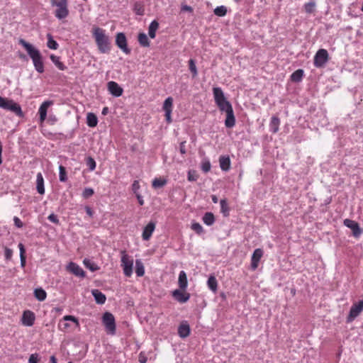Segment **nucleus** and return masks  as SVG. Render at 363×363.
Returning <instances> with one entry per match:
<instances>
[{"instance_id": "obj_1", "label": "nucleus", "mask_w": 363, "mask_h": 363, "mask_svg": "<svg viewBox=\"0 0 363 363\" xmlns=\"http://www.w3.org/2000/svg\"><path fill=\"white\" fill-rule=\"evenodd\" d=\"M19 44L26 49L28 55L32 59L35 70L38 73H43L44 72V64L40 52L32 44L28 43L23 39L19 40Z\"/></svg>"}, {"instance_id": "obj_2", "label": "nucleus", "mask_w": 363, "mask_h": 363, "mask_svg": "<svg viewBox=\"0 0 363 363\" xmlns=\"http://www.w3.org/2000/svg\"><path fill=\"white\" fill-rule=\"evenodd\" d=\"M93 37L101 53H108L111 51V39L106 33V30L99 27H95L92 30Z\"/></svg>"}, {"instance_id": "obj_3", "label": "nucleus", "mask_w": 363, "mask_h": 363, "mask_svg": "<svg viewBox=\"0 0 363 363\" xmlns=\"http://www.w3.org/2000/svg\"><path fill=\"white\" fill-rule=\"evenodd\" d=\"M213 94L215 102L220 111L225 112L233 108L231 104L224 96V93L220 87H214Z\"/></svg>"}, {"instance_id": "obj_4", "label": "nucleus", "mask_w": 363, "mask_h": 363, "mask_svg": "<svg viewBox=\"0 0 363 363\" xmlns=\"http://www.w3.org/2000/svg\"><path fill=\"white\" fill-rule=\"evenodd\" d=\"M0 108L10 111L19 117H23V113L19 104L11 99H8L0 96Z\"/></svg>"}, {"instance_id": "obj_5", "label": "nucleus", "mask_w": 363, "mask_h": 363, "mask_svg": "<svg viewBox=\"0 0 363 363\" xmlns=\"http://www.w3.org/2000/svg\"><path fill=\"white\" fill-rule=\"evenodd\" d=\"M102 323L108 335H114L116 333V320L110 312H105L102 315Z\"/></svg>"}, {"instance_id": "obj_6", "label": "nucleus", "mask_w": 363, "mask_h": 363, "mask_svg": "<svg viewBox=\"0 0 363 363\" xmlns=\"http://www.w3.org/2000/svg\"><path fill=\"white\" fill-rule=\"evenodd\" d=\"M52 6H56L55 16L57 18L61 20L65 18L69 15L67 8V0H51Z\"/></svg>"}, {"instance_id": "obj_7", "label": "nucleus", "mask_w": 363, "mask_h": 363, "mask_svg": "<svg viewBox=\"0 0 363 363\" xmlns=\"http://www.w3.org/2000/svg\"><path fill=\"white\" fill-rule=\"evenodd\" d=\"M121 254V267L123 273L125 276L130 277L133 274V260L125 251H122Z\"/></svg>"}, {"instance_id": "obj_8", "label": "nucleus", "mask_w": 363, "mask_h": 363, "mask_svg": "<svg viewBox=\"0 0 363 363\" xmlns=\"http://www.w3.org/2000/svg\"><path fill=\"white\" fill-rule=\"evenodd\" d=\"M329 55L325 49H320L314 56V65L315 67H323L328 61Z\"/></svg>"}, {"instance_id": "obj_9", "label": "nucleus", "mask_w": 363, "mask_h": 363, "mask_svg": "<svg viewBox=\"0 0 363 363\" xmlns=\"http://www.w3.org/2000/svg\"><path fill=\"white\" fill-rule=\"evenodd\" d=\"M363 311V299L359 301L357 303H354L350 310L349 315L347 318V322L350 323L353 321Z\"/></svg>"}, {"instance_id": "obj_10", "label": "nucleus", "mask_w": 363, "mask_h": 363, "mask_svg": "<svg viewBox=\"0 0 363 363\" xmlns=\"http://www.w3.org/2000/svg\"><path fill=\"white\" fill-rule=\"evenodd\" d=\"M116 44L125 54L130 53V50L128 48L126 37L123 33L116 34Z\"/></svg>"}, {"instance_id": "obj_11", "label": "nucleus", "mask_w": 363, "mask_h": 363, "mask_svg": "<svg viewBox=\"0 0 363 363\" xmlns=\"http://www.w3.org/2000/svg\"><path fill=\"white\" fill-rule=\"evenodd\" d=\"M343 223L346 227L352 230L354 237L357 238L362 234V230L356 221L347 218L344 220Z\"/></svg>"}, {"instance_id": "obj_12", "label": "nucleus", "mask_w": 363, "mask_h": 363, "mask_svg": "<svg viewBox=\"0 0 363 363\" xmlns=\"http://www.w3.org/2000/svg\"><path fill=\"white\" fill-rule=\"evenodd\" d=\"M174 298L180 303H184L187 302L190 298V294L185 291L181 289H175L172 293Z\"/></svg>"}, {"instance_id": "obj_13", "label": "nucleus", "mask_w": 363, "mask_h": 363, "mask_svg": "<svg viewBox=\"0 0 363 363\" xmlns=\"http://www.w3.org/2000/svg\"><path fill=\"white\" fill-rule=\"evenodd\" d=\"M35 320V315L33 311L27 310L23 313L21 322L23 325L30 327L34 324Z\"/></svg>"}, {"instance_id": "obj_14", "label": "nucleus", "mask_w": 363, "mask_h": 363, "mask_svg": "<svg viewBox=\"0 0 363 363\" xmlns=\"http://www.w3.org/2000/svg\"><path fill=\"white\" fill-rule=\"evenodd\" d=\"M264 252L261 248H257L254 250L251 257V269L255 270L258 267L260 259L263 256Z\"/></svg>"}, {"instance_id": "obj_15", "label": "nucleus", "mask_w": 363, "mask_h": 363, "mask_svg": "<svg viewBox=\"0 0 363 363\" xmlns=\"http://www.w3.org/2000/svg\"><path fill=\"white\" fill-rule=\"evenodd\" d=\"M107 87L108 91L115 97H119L123 94V89L113 81L108 82Z\"/></svg>"}, {"instance_id": "obj_16", "label": "nucleus", "mask_w": 363, "mask_h": 363, "mask_svg": "<svg viewBox=\"0 0 363 363\" xmlns=\"http://www.w3.org/2000/svg\"><path fill=\"white\" fill-rule=\"evenodd\" d=\"M53 104L52 101H45L43 102V104L40 106L38 109V113L40 116V121L41 123L44 122L47 117V113H48V108L49 106Z\"/></svg>"}, {"instance_id": "obj_17", "label": "nucleus", "mask_w": 363, "mask_h": 363, "mask_svg": "<svg viewBox=\"0 0 363 363\" xmlns=\"http://www.w3.org/2000/svg\"><path fill=\"white\" fill-rule=\"evenodd\" d=\"M67 269L77 277L82 278L85 277V272L83 269L74 262H69L67 265Z\"/></svg>"}, {"instance_id": "obj_18", "label": "nucleus", "mask_w": 363, "mask_h": 363, "mask_svg": "<svg viewBox=\"0 0 363 363\" xmlns=\"http://www.w3.org/2000/svg\"><path fill=\"white\" fill-rule=\"evenodd\" d=\"M155 229V223L152 221L148 223V224L144 228L142 238L144 240H148L152 236V233Z\"/></svg>"}, {"instance_id": "obj_19", "label": "nucleus", "mask_w": 363, "mask_h": 363, "mask_svg": "<svg viewBox=\"0 0 363 363\" xmlns=\"http://www.w3.org/2000/svg\"><path fill=\"white\" fill-rule=\"evenodd\" d=\"M190 327L187 321H183L181 323L178 328V334L180 337L185 338L190 335Z\"/></svg>"}, {"instance_id": "obj_20", "label": "nucleus", "mask_w": 363, "mask_h": 363, "mask_svg": "<svg viewBox=\"0 0 363 363\" xmlns=\"http://www.w3.org/2000/svg\"><path fill=\"white\" fill-rule=\"evenodd\" d=\"M226 113V118L225 120V125L226 128H233L235 124V118L234 116L233 109L230 108L225 111Z\"/></svg>"}, {"instance_id": "obj_21", "label": "nucleus", "mask_w": 363, "mask_h": 363, "mask_svg": "<svg viewBox=\"0 0 363 363\" xmlns=\"http://www.w3.org/2000/svg\"><path fill=\"white\" fill-rule=\"evenodd\" d=\"M178 284L179 289L186 291L188 286L187 276L184 271H181L179 274Z\"/></svg>"}, {"instance_id": "obj_22", "label": "nucleus", "mask_w": 363, "mask_h": 363, "mask_svg": "<svg viewBox=\"0 0 363 363\" xmlns=\"http://www.w3.org/2000/svg\"><path fill=\"white\" fill-rule=\"evenodd\" d=\"M91 294L94 297V300L98 304H104L106 302V297L104 294L98 289H93Z\"/></svg>"}, {"instance_id": "obj_23", "label": "nucleus", "mask_w": 363, "mask_h": 363, "mask_svg": "<svg viewBox=\"0 0 363 363\" xmlns=\"http://www.w3.org/2000/svg\"><path fill=\"white\" fill-rule=\"evenodd\" d=\"M219 164L220 169L227 172L230 169V160L228 156H220L219 158Z\"/></svg>"}, {"instance_id": "obj_24", "label": "nucleus", "mask_w": 363, "mask_h": 363, "mask_svg": "<svg viewBox=\"0 0 363 363\" xmlns=\"http://www.w3.org/2000/svg\"><path fill=\"white\" fill-rule=\"evenodd\" d=\"M36 189L40 194H45L44 179L40 172L38 173L36 176Z\"/></svg>"}, {"instance_id": "obj_25", "label": "nucleus", "mask_w": 363, "mask_h": 363, "mask_svg": "<svg viewBox=\"0 0 363 363\" xmlns=\"http://www.w3.org/2000/svg\"><path fill=\"white\" fill-rule=\"evenodd\" d=\"M279 118L275 116H272L269 123V130L273 133H276L279 130Z\"/></svg>"}, {"instance_id": "obj_26", "label": "nucleus", "mask_w": 363, "mask_h": 363, "mask_svg": "<svg viewBox=\"0 0 363 363\" xmlns=\"http://www.w3.org/2000/svg\"><path fill=\"white\" fill-rule=\"evenodd\" d=\"M98 118L93 113H88L86 115V124L90 128H94L97 125Z\"/></svg>"}, {"instance_id": "obj_27", "label": "nucleus", "mask_w": 363, "mask_h": 363, "mask_svg": "<svg viewBox=\"0 0 363 363\" xmlns=\"http://www.w3.org/2000/svg\"><path fill=\"white\" fill-rule=\"evenodd\" d=\"M202 220L208 226L212 225L215 223V216L211 212H206L202 218Z\"/></svg>"}, {"instance_id": "obj_28", "label": "nucleus", "mask_w": 363, "mask_h": 363, "mask_svg": "<svg viewBox=\"0 0 363 363\" xmlns=\"http://www.w3.org/2000/svg\"><path fill=\"white\" fill-rule=\"evenodd\" d=\"M34 296L39 301H43L46 299L47 293L42 288H37L34 290Z\"/></svg>"}, {"instance_id": "obj_29", "label": "nucleus", "mask_w": 363, "mask_h": 363, "mask_svg": "<svg viewBox=\"0 0 363 363\" xmlns=\"http://www.w3.org/2000/svg\"><path fill=\"white\" fill-rule=\"evenodd\" d=\"M51 61L55 64V65L61 71H64L67 69V66H65L60 60L58 56H56L52 54L50 56Z\"/></svg>"}, {"instance_id": "obj_30", "label": "nucleus", "mask_w": 363, "mask_h": 363, "mask_svg": "<svg viewBox=\"0 0 363 363\" xmlns=\"http://www.w3.org/2000/svg\"><path fill=\"white\" fill-rule=\"evenodd\" d=\"M159 27V23L157 21H152L148 28V35L151 38H155L156 35V30Z\"/></svg>"}, {"instance_id": "obj_31", "label": "nucleus", "mask_w": 363, "mask_h": 363, "mask_svg": "<svg viewBox=\"0 0 363 363\" xmlns=\"http://www.w3.org/2000/svg\"><path fill=\"white\" fill-rule=\"evenodd\" d=\"M133 11L136 15L143 16L145 13L144 4L142 1H136L133 5Z\"/></svg>"}, {"instance_id": "obj_32", "label": "nucleus", "mask_w": 363, "mask_h": 363, "mask_svg": "<svg viewBox=\"0 0 363 363\" xmlns=\"http://www.w3.org/2000/svg\"><path fill=\"white\" fill-rule=\"evenodd\" d=\"M173 108V99L171 96L167 97L162 106V109L164 113L172 112Z\"/></svg>"}, {"instance_id": "obj_33", "label": "nucleus", "mask_w": 363, "mask_h": 363, "mask_svg": "<svg viewBox=\"0 0 363 363\" xmlns=\"http://www.w3.org/2000/svg\"><path fill=\"white\" fill-rule=\"evenodd\" d=\"M207 285L210 290L216 292L218 289V281L214 276L211 275L207 281Z\"/></svg>"}, {"instance_id": "obj_34", "label": "nucleus", "mask_w": 363, "mask_h": 363, "mask_svg": "<svg viewBox=\"0 0 363 363\" xmlns=\"http://www.w3.org/2000/svg\"><path fill=\"white\" fill-rule=\"evenodd\" d=\"M304 72L301 69H298L293 72L291 75V79L294 82H299L302 80Z\"/></svg>"}, {"instance_id": "obj_35", "label": "nucleus", "mask_w": 363, "mask_h": 363, "mask_svg": "<svg viewBox=\"0 0 363 363\" xmlns=\"http://www.w3.org/2000/svg\"><path fill=\"white\" fill-rule=\"evenodd\" d=\"M135 274L138 277H143L145 274V267L140 259L135 261Z\"/></svg>"}, {"instance_id": "obj_36", "label": "nucleus", "mask_w": 363, "mask_h": 363, "mask_svg": "<svg viewBox=\"0 0 363 363\" xmlns=\"http://www.w3.org/2000/svg\"><path fill=\"white\" fill-rule=\"evenodd\" d=\"M138 40L141 46H143V47H149L150 46V41L147 38V35L145 33H139Z\"/></svg>"}, {"instance_id": "obj_37", "label": "nucleus", "mask_w": 363, "mask_h": 363, "mask_svg": "<svg viewBox=\"0 0 363 363\" xmlns=\"http://www.w3.org/2000/svg\"><path fill=\"white\" fill-rule=\"evenodd\" d=\"M18 247L19 250H20L21 266V267H24L25 265H26V256H25V252H26L25 247L21 242L18 244Z\"/></svg>"}, {"instance_id": "obj_38", "label": "nucleus", "mask_w": 363, "mask_h": 363, "mask_svg": "<svg viewBox=\"0 0 363 363\" xmlns=\"http://www.w3.org/2000/svg\"><path fill=\"white\" fill-rule=\"evenodd\" d=\"M84 266L89 269L91 272H95L99 269L98 266L89 259L85 258L83 260Z\"/></svg>"}, {"instance_id": "obj_39", "label": "nucleus", "mask_w": 363, "mask_h": 363, "mask_svg": "<svg viewBox=\"0 0 363 363\" xmlns=\"http://www.w3.org/2000/svg\"><path fill=\"white\" fill-rule=\"evenodd\" d=\"M220 211L223 214L224 216H229V207L228 204L225 199H221L220 201Z\"/></svg>"}, {"instance_id": "obj_40", "label": "nucleus", "mask_w": 363, "mask_h": 363, "mask_svg": "<svg viewBox=\"0 0 363 363\" xmlns=\"http://www.w3.org/2000/svg\"><path fill=\"white\" fill-rule=\"evenodd\" d=\"M47 45L50 49L57 50L59 47L58 43L55 41L50 34L48 35V43Z\"/></svg>"}, {"instance_id": "obj_41", "label": "nucleus", "mask_w": 363, "mask_h": 363, "mask_svg": "<svg viewBox=\"0 0 363 363\" xmlns=\"http://www.w3.org/2000/svg\"><path fill=\"white\" fill-rule=\"evenodd\" d=\"M167 184V180L161 178H155L152 181V186L155 189L163 187Z\"/></svg>"}, {"instance_id": "obj_42", "label": "nucleus", "mask_w": 363, "mask_h": 363, "mask_svg": "<svg viewBox=\"0 0 363 363\" xmlns=\"http://www.w3.org/2000/svg\"><path fill=\"white\" fill-rule=\"evenodd\" d=\"M226 13H227V8L225 6H217L214 9V14L218 16L222 17V16H225Z\"/></svg>"}, {"instance_id": "obj_43", "label": "nucleus", "mask_w": 363, "mask_h": 363, "mask_svg": "<svg viewBox=\"0 0 363 363\" xmlns=\"http://www.w3.org/2000/svg\"><path fill=\"white\" fill-rule=\"evenodd\" d=\"M59 179L62 182H65L67 180V176L66 172V169L62 165L59 167Z\"/></svg>"}, {"instance_id": "obj_44", "label": "nucleus", "mask_w": 363, "mask_h": 363, "mask_svg": "<svg viewBox=\"0 0 363 363\" xmlns=\"http://www.w3.org/2000/svg\"><path fill=\"white\" fill-rule=\"evenodd\" d=\"M86 164L90 171H94L96 169V163L94 159L91 157H87L86 159Z\"/></svg>"}, {"instance_id": "obj_45", "label": "nucleus", "mask_w": 363, "mask_h": 363, "mask_svg": "<svg viewBox=\"0 0 363 363\" xmlns=\"http://www.w3.org/2000/svg\"><path fill=\"white\" fill-rule=\"evenodd\" d=\"M189 70L192 73V77L194 78L198 75L197 68L194 60L191 59L189 61Z\"/></svg>"}, {"instance_id": "obj_46", "label": "nucleus", "mask_w": 363, "mask_h": 363, "mask_svg": "<svg viewBox=\"0 0 363 363\" xmlns=\"http://www.w3.org/2000/svg\"><path fill=\"white\" fill-rule=\"evenodd\" d=\"M201 169L203 172L207 173L210 171L211 165L208 159H204L201 162Z\"/></svg>"}, {"instance_id": "obj_47", "label": "nucleus", "mask_w": 363, "mask_h": 363, "mask_svg": "<svg viewBox=\"0 0 363 363\" xmlns=\"http://www.w3.org/2000/svg\"><path fill=\"white\" fill-rule=\"evenodd\" d=\"M191 229L199 235H201L204 233L202 225L199 223H193L191 224Z\"/></svg>"}, {"instance_id": "obj_48", "label": "nucleus", "mask_w": 363, "mask_h": 363, "mask_svg": "<svg viewBox=\"0 0 363 363\" xmlns=\"http://www.w3.org/2000/svg\"><path fill=\"white\" fill-rule=\"evenodd\" d=\"M62 319L65 321H72V322H73L74 323H75L76 326H79V323L78 319L76 317L73 316V315H65Z\"/></svg>"}, {"instance_id": "obj_49", "label": "nucleus", "mask_w": 363, "mask_h": 363, "mask_svg": "<svg viewBox=\"0 0 363 363\" xmlns=\"http://www.w3.org/2000/svg\"><path fill=\"white\" fill-rule=\"evenodd\" d=\"M94 194V191L91 188H85L82 192V196L84 199L91 197Z\"/></svg>"}, {"instance_id": "obj_50", "label": "nucleus", "mask_w": 363, "mask_h": 363, "mask_svg": "<svg viewBox=\"0 0 363 363\" xmlns=\"http://www.w3.org/2000/svg\"><path fill=\"white\" fill-rule=\"evenodd\" d=\"M198 174L195 171L189 170L188 172L187 178L189 182H195L198 179Z\"/></svg>"}, {"instance_id": "obj_51", "label": "nucleus", "mask_w": 363, "mask_h": 363, "mask_svg": "<svg viewBox=\"0 0 363 363\" xmlns=\"http://www.w3.org/2000/svg\"><path fill=\"white\" fill-rule=\"evenodd\" d=\"M315 7V3L308 2L305 4L304 9L306 13H311L313 11V9Z\"/></svg>"}, {"instance_id": "obj_52", "label": "nucleus", "mask_w": 363, "mask_h": 363, "mask_svg": "<svg viewBox=\"0 0 363 363\" xmlns=\"http://www.w3.org/2000/svg\"><path fill=\"white\" fill-rule=\"evenodd\" d=\"M13 255V250L10 248L5 247L4 249V257L7 260H10Z\"/></svg>"}, {"instance_id": "obj_53", "label": "nucleus", "mask_w": 363, "mask_h": 363, "mask_svg": "<svg viewBox=\"0 0 363 363\" xmlns=\"http://www.w3.org/2000/svg\"><path fill=\"white\" fill-rule=\"evenodd\" d=\"M48 219L50 222H52V223H53L55 224H57V225L60 224V220H59L57 216L55 214H54V213L50 214L48 216Z\"/></svg>"}, {"instance_id": "obj_54", "label": "nucleus", "mask_w": 363, "mask_h": 363, "mask_svg": "<svg viewBox=\"0 0 363 363\" xmlns=\"http://www.w3.org/2000/svg\"><path fill=\"white\" fill-rule=\"evenodd\" d=\"M39 361L38 354L37 353L30 354L28 359V363H38Z\"/></svg>"}, {"instance_id": "obj_55", "label": "nucleus", "mask_w": 363, "mask_h": 363, "mask_svg": "<svg viewBox=\"0 0 363 363\" xmlns=\"http://www.w3.org/2000/svg\"><path fill=\"white\" fill-rule=\"evenodd\" d=\"M140 187V186L138 181H137V180L134 181L132 184V191H133V193L135 194H138V191Z\"/></svg>"}, {"instance_id": "obj_56", "label": "nucleus", "mask_w": 363, "mask_h": 363, "mask_svg": "<svg viewBox=\"0 0 363 363\" xmlns=\"http://www.w3.org/2000/svg\"><path fill=\"white\" fill-rule=\"evenodd\" d=\"M13 222H14V225L18 228H21L23 226V222L21 220V219L17 217V216H14L13 218Z\"/></svg>"}, {"instance_id": "obj_57", "label": "nucleus", "mask_w": 363, "mask_h": 363, "mask_svg": "<svg viewBox=\"0 0 363 363\" xmlns=\"http://www.w3.org/2000/svg\"><path fill=\"white\" fill-rule=\"evenodd\" d=\"M135 196L137 197L139 204L140 206H143L144 204V200L143 199V196L140 194H136Z\"/></svg>"}, {"instance_id": "obj_58", "label": "nucleus", "mask_w": 363, "mask_h": 363, "mask_svg": "<svg viewBox=\"0 0 363 363\" xmlns=\"http://www.w3.org/2000/svg\"><path fill=\"white\" fill-rule=\"evenodd\" d=\"M182 11L191 12L193 11V9L190 6L183 5L182 6Z\"/></svg>"}, {"instance_id": "obj_59", "label": "nucleus", "mask_w": 363, "mask_h": 363, "mask_svg": "<svg viewBox=\"0 0 363 363\" xmlns=\"http://www.w3.org/2000/svg\"><path fill=\"white\" fill-rule=\"evenodd\" d=\"M147 362V357H145L143 353L141 352L140 354H139V362L140 363H146Z\"/></svg>"}, {"instance_id": "obj_60", "label": "nucleus", "mask_w": 363, "mask_h": 363, "mask_svg": "<svg viewBox=\"0 0 363 363\" xmlns=\"http://www.w3.org/2000/svg\"><path fill=\"white\" fill-rule=\"evenodd\" d=\"M171 114H172V112L165 113L166 121L168 123H170L172 121Z\"/></svg>"}, {"instance_id": "obj_61", "label": "nucleus", "mask_w": 363, "mask_h": 363, "mask_svg": "<svg viewBox=\"0 0 363 363\" xmlns=\"http://www.w3.org/2000/svg\"><path fill=\"white\" fill-rule=\"evenodd\" d=\"M184 144H185V142H182L180 144L179 150H180V152L182 154H185L186 153L185 145Z\"/></svg>"}, {"instance_id": "obj_62", "label": "nucleus", "mask_w": 363, "mask_h": 363, "mask_svg": "<svg viewBox=\"0 0 363 363\" xmlns=\"http://www.w3.org/2000/svg\"><path fill=\"white\" fill-rule=\"evenodd\" d=\"M85 211H86V214L88 216H89L90 217H91L93 216V211L91 210V208L90 207L86 206Z\"/></svg>"}, {"instance_id": "obj_63", "label": "nucleus", "mask_w": 363, "mask_h": 363, "mask_svg": "<svg viewBox=\"0 0 363 363\" xmlns=\"http://www.w3.org/2000/svg\"><path fill=\"white\" fill-rule=\"evenodd\" d=\"M108 107H104L101 111L102 115L106 116L108 113Z\"/></svg>"}, {"instance_id": "obj_64", "label": "nucleus", "mask_w": 363, "mask_h": 363, "mask_svg": "<svg viewBox=\"0 0 363 363\" xmlns=\"http://www.w3.org/2000/svg\"><path fill=\"white\" fill-rule=\"evenodd\" d=\"M50 361V363H57V359L55 356H51Z\"/></svg>"}]
</instances>
